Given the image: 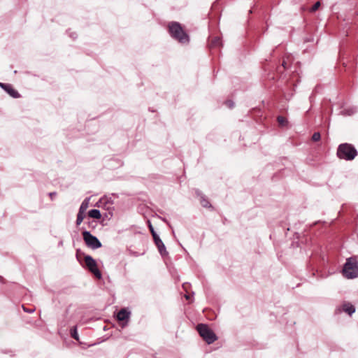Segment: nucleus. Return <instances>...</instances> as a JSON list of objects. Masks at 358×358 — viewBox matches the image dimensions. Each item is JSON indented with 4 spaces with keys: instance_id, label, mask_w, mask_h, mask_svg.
Listing matches in <instances>:
<instances>
[{
    "instance_id": "nucleus-27",
    "label": "nucleus",
    "mask_w": 358,
    "mask_h": 358,
    "mask_svg": "<svg viewBox=\"0 0 358 358\" xmlns=\"http://www.w3.org/2000/svg\"><path fill=\"white\" fill-rule=\"evenodd\" d=\"M1 279H2V277H1V276H0V280H1Z\"/></svg>"
},
{
    "instance_id": "nucleus-12",
    "label": "nucleus",
    "mask_w": 358,
    "mask_h": 358,
    "mask_svg": "<svg viewBox=\"0 0 358 358\" xmlns=\"http://www.w3.org/2000/svg\"><path fill=\"white\" fill-rule=\"evenodd\" d=\"M88 215L90 217L95 219H100L101 217V214L99 210L98 209H92L88 212Z\"/></svg>"
},
{
    "instance_id": "nucleus-7",
    "label": "nucleus",
    "mask_w": 358,
    "mask_h": 358,
    "mask_svg": "<svg viewBox=\"0 0 358 358\" xmlns=\"http://www.w3.org/2000/svg\"><path fill=\"white\" fill-rule=\"evenodd\" d=\"M153 239L155 245H157L159 252L162 257L168 255V252L166 250V247L163 243L162 241L158 235L153 236Z\"/></svg>"
},
{
    "instance_id": "nucleus-2",
    "label": "nucleus",
    "mask_w": 358,
    "mask_h": 358,
    "mask_svg": "<svg viewBox=\"0 0 358 358\" xmlns=\"http://www.w3.org/2000/svg\"><path fill=\"white\" fill-rule=\"evenodd\" d=\"M336 155L339 159L351 161L357 155V151L352 144L345 143L338 145Z\"/></svg>"
},
{
    "instance_id": "nucleus-8",
    "label": "nucleus",
    "mask_w": 358,
    "mask_h": 358,
    "mask_svg": "<svg viewBox=\"0 0 358 358\" xmlns=\"http://www.w3.org/2000/svg\"><path fill=\"white\" fill-rule=\"evenodd\" d=\"M0 87L3 88L10 96L13 98L20 97V94L13 88L11 85L0 83Z\"/></svg>"
},
{
    "instance_id": "nucleus-20",
    "label": "nucleus",
    "mask_w": 358,
    "mask_h": 358,
    "mask_svg": "<svg viewBox=\"0 0 358 358\" xmlns=\"http://www.w3.org/2000/svg\"><path fill=\"white\" fill-rule=\"evenodd\" d=\"M320 6V1H317L311 8V11L314 12L316 11Z\"/></svg>"
},
{
    "instance_id": "nucleus-26",
    "label": "nucleus",
    "mask_w": 358,
    "mask_h": 358,
    "mask_svg": "<svg viewBox=\"0 0 358 358\" xmlns=\"http://www.w3.org/2000/svg\"><path fill=\"white\" fill-rule=\"evenodd\" d=\"M282 66H283L284 67H285V62H282Z\"/></svg>"
},
{
    "instance_id": "nucleus-4",
    "label": "nucleus",
    "mask_w": 358,
    "mask_h": 358,
    "mask_svg": "<svg viewBox=\"0 0 358 358\" xmlns=\"http://www.w3.org/2000/svg\"><path fill=\"white\" fill-rule=\"evenodd\" d=\"M196 329L199 335L208 344H211L217 340L215 334L205 324H199Z\"/></svg>"
},
{
    "instance_id": "nucleus-14",
    "label": "nucleus",
    "mask_w": 358,
    "mask_h": 358,
    "mask_svg": "<svg viewBox=\"0 0 358 358\" xmlns=\"http://www.w3.org/2000/svg\"><path fill=\"white\" fill-rule=\"evenodd\" d=\"M356 112V108L354 107H351L349 108L344 109L341 112V113L343 115H351Z\"/></svg>"
},
{
    "instance_id": "nucleus-28",
    "label": "nucleus",
    "mask_w": 358,
    "mask_h": 358,
    "mask_svg": "<svg viewBox=\"0 0 358 358\" xmlns=\"http://www.w3.org/2000/svg\"><path fill=\"white\" fill-rule=\"evenodd\" d=\"M357 219H358V216H357Z\"/></svg>"
},
{
    "instance_id": "nucleus-23",
    "label": "nucleus",
    "mask_w": 358,
    "mask_h": 358,
    "mask_svg": "<svg viewBox=\"0 0 358 358\" xmlns=\"http://www.w3.org/2000/svg\"><path fill=\"white\" fill-rule=\"evenodd\" d=\"M23 310L24 312H27L28 313H32L35 311L34 308H26L24 306H22Z\"/></svg>"
},
{
    "instance_id": "nucleus-25",
    "label": "nucleus",
    "mask_w": 358,
    "mask_h": 358,
    "mask_svg": "<svg viewBox=\"0 0 358 358\" xmlns=\"http://www.w3.org/2000/svg\"><path fill=\"white\" fill-rule=\"evenodd\" d=\"M71 37H72L73 38H76L77 37V35L76 33H73L71 35Z\"/></svg>"
},
{
    "instance_id": "nucleus-17",
    "label": "nucleus",
    "mask_w": 358,
    "mask_h": 358,
    "mask_svg": "<svg viewBox=\"0 0 358 358\" xmlns=\"http://www.w3.org/2000/svg\"><path fill=\"white\" fill-rule=\"evenodd\" d=\"M71 334L72 338H73L76 341H78L79 337H78V331H77L76 327H73L71 329Z\"/></svg>"
},
{
    "instance_id": "nucleus-19",
    "label": "nucleus",
    "mask_w": 358,
    "mask_h": 358,
    "mask_svg": "<svg viewBox=\"0 0 358 358\" xmlns=\"http://www.w3.org/2000/svg\"><path fill=\"white\" fill-rule=\"evenodd\" d=\"M148 224H149V229H150V231L152 235V237L157 235V233L155 232L151 222L150 221H148Z\"/></svg>"
},
{
    "instance_id": "nucleus-6",
    "label": "nucleus",
    "mask_w": 358,
    "mask_h": 358,
    "mask_svg": "<svg viewBox=\"0 0 358 358\" xmlns=\"http://www.w3.org/2000/svg\"><path fill=\"white\" fill-rule=\"evenodd\" d=\"M85 262L90 271L97 278L100 279L101 278V273L97 268L96 262L95 260L91 256L87 255L85 257Z\"/></svg>"
},
{
    "instance_id": "nucleus-24",
    "label": "nucleus",
    "mask_w": 358,
    "mask_h": 358,
    "mask_svg": "<svg viewBox=\"0 0 358 358\" xmlns=\"http://www.w3.org/2000/svg\"><path fill=\"white\" fill-rule=\"evenodd\" d=\"M56 194H57V193L55 192L49 193V196L52 200L54 199V197L56 196Z\"/></svg>"
},
{
    "instance_id": "nucleus-16",
    "label": "nucleus",
    "mask_w": 358,
    "mask_h": 358,
    "mask_svg": "<svg viewBox=\"0 0 358 358\" xmlns=\"http://www.w3.org/2000/svg\"><path fill=\"white\" fill-rule=\"evenodd\" d=\"M84 217H85V214L78 212V213L77 215L76 222L77 226H79L82 223Z\"/></svg>"
},
{
    "instance_id": "nucleus-22",
    "label": "nucleus",
    "mask_w": 358,
    "mask_h": 358,
    "mask_svg": "<svg viewBox=\"0 0 358 358\" xmlns=\"http://www.w3.org/2000/svg\"><path fill=\"white\" fill-rule=\"evenodd\" d=\"M225 104L229 108H232L234 106V103L231 101V100H228L225 102Z\"/></svg>"
},
{
    "instance_id": "nucleus-9",
    "label": "nucleus",
    "mask_w": 358,
    "mask_h": 358,
    "mask_svg": "<svg viewBox=\"0 0 358 358\" xmlns=\"http://www.w3.org/2000/svg\"><path fill=\"white\" fill-rule=\"evenodd\" d=\"M130 312L125 308L121 309L117 315V318L120 321L128 320L130 317Z\"/></svg>"
},
{
    "instance_id": "nucleus-3",
    "label": "nucleus",
    "mask_w": 358,
    "mask_h": 358,
    "mask_svg": "<svg viewBox=\"0 0 358 358\" xmlns=\"http://www.w3.org/2000/svg\"><path fill=\"white\" fill-rule=\"evenodd\" d=\"M343 273L348 279H352L358 276V264L355 259L350 257L347 259L343 268Z\"/></svg>"
},
{
    "instance_id": "nucleus-13",
    "label": "nucleus",
    "mask_w": 358,
    "mask_h": 358,
    "mask_svg": "<svg viewBox=\"0 0 358 358\" xmlns=\"http://www.w3.org/2000/svg\"><path fill=\"white\" fill-rule=\"evenodd\" d=\"M343 310L351 315L355 312V308L353 305L350 303H345L343 305Z\"/></svg>"
},
{
    "instance_id": "nucleus-21",
    "label": "nucleus",
    "mask_w": 358,
    "mask_h": 358,
    "mask_svg": "<svg viewBox=\"0 0 358 358\" xmlns=\"http://www.w3.org/2000/svg\"><path fill=\"white\" fill-rule=\"evenodd\" d=\"M278 122H279L280 124L284 125L285 122H286V120H285V119L283 117L278 116Z\"/></svg>"
},
{
    "instance_id": "nucleus-15",
    "label": "nucleus",
    "mask_w": 358,
    "mask_h": 358,
    "mask_svg": "<svg viewBox=\"0 0 358 358\" xmlns=\"http://www.w3.org/2000/svg\"><path fill=\"white\" fill-rule=\"evenodd\" d=\"M200 203H201V206L204 208H210L211 207V204L210 203L208 200L204 196H201Z\"/></svg>"
},
{
    "instance_id": "nucleus-10",
    "label": "nucleus",
    "mask_w": 358,
    "mask_h": 358,
    "mask_svg": "<svg viewBox=\"0 0 358 358\" xmlns=\"http://www.w3.org/2000/svg\"><path fill=\"white\" fill-rule=\"evenodd\" d=\"M210 48H217L222 45L221 38L219 36L213 37L209 44Z\"/></svg>"
},
{
    "instance_id": "nucleus-5",
    "label": "nucleus",
    "mask_w": 358,
    "mask_h": 358,
    "mask_svg": "<svg viewBox=\"0 0 358 358\" xmlns=\"http://www.w3.org/2000/svg\"><path fill=\"white\" fill-rule=\"evenodd\" d=\"M83 236L84 241L88 248L94 250L101 247V243L100 241L95 236H93L90 231H83Z\"/></svg>"
},
{
    "instance_id": "nucleus-18",
    "label": "nucleus",
    "mask_w": 358,
    "mask_h": 358,
    "mask_svg": "<svg viewBox=\"0 0 358 358\" xmlns=\"http://www.w3.org/2000/svg\"><path fill=\"white\" fill-rule=\"evenodd\" d=\"M321 138V135L319 132H315L312 136V140L313 141H318Z\"/></svg>"
},
{
    "instance_id": "nucleus-1",
    "label": "nucleus",
    "mask_w": 358,
    "mask_h": 358,
    "mask_svg": "<svg viewBox=\"0 0 358 358\" xmlns=\"http://www.w3.org/2000/svg\"><path fill=\"white\" fill-rule=\"evenodd\" d=\"M169 32L171 36L182 44H187L189 36L178 22H171L169 24Z\"/></svg>"
},
{
    "instance_id": "nucleus-11",
    "label": "nucleus",
    "mask_w": 358,
    "mask_h": 358,
    "mask_svg": "<svg viewBox=\"0 0 358 358\" xmlns=\"http://www.w3.org/2000/svg\"><path fill=\"white\" fill-rule=\"evenodd\" d=\"M89 203H90V198H86L83 200V201L82 202L80 206V208H79V211L80 213H84L85 214V210L87 209V208L89 207Z\"/></svg>"
}]
</instances>
